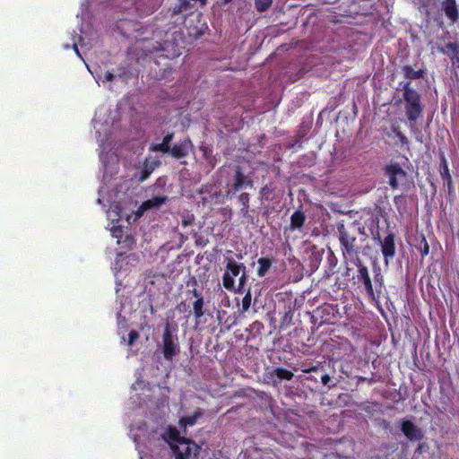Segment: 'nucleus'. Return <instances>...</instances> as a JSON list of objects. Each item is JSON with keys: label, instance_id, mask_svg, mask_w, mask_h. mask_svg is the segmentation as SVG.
<instances>
[{"label": "nucleus", "instance_id": "nucleus-36", "mask_svg": "<svg viewBox=\"0 0 459 459\" xmlns=\"http://www.w3.org/2000/svg\"><path fill=\"white\" fill-rule=\"evenodd\" d=\"M396 137L399 139L402 146L405 147L406 150L409 151L410 150V147H409L410 143H409L407 136L403 133H402L400 135H398Z\"/></svg>", "mask_w": 459, "mask_h": 459}, {"label": "nucleus", "instance_id": "nucleus-4", "mask_svg": "<svg viewBox=\"0 0 459 459\" xmlns=\"http://www.w3.org/2000/svg\"><path fill=\"white\" fill-rule=\"evenodd\" d=\"M161 348L164 359L169 361H171L180 352L178 337L173 333L169 323L164 327Z\"/></svg>", "mask_w": 459, "mask_h": 459}, {"label": "nucleus", "instance_id": "nucleus-44", "mask_svg": "<svg viewBox=\"0 0 459 459\" xmlns=\"http://www.w3.org/2000/svg\"><path fill=\"white\" fill-rule=\"evenodd\" d=\"M318 368H318L317 366H313V367H311V368H305V369H303L302 371H303L304 373H310V372H316V371H317V370H318Z\"/></svg>", "mask_w": 459, "mask_h": 459}, {"label": "nucleus", "instance_id": "nucleus-16", "mask_svg": "<svg viewBox=\"0 0 459 459\" xmlns=\"http://www.w3.org/2000/svg\"><path fill=\"white\" fill-rule=\"evenodd\" d=\"M440 177L444 183L446 184L448 191L450 192L453 188V179L449 172L448 163L445 157V155H441L440 157Z\"/></svg>", "mask_w": 459, "mask_h": 459}, {"label": "nucleus", "instance_id": "nucleus-41", "mask_svg": "<svg viewBox=\"0 0 459 459\" xmlns=\"http://www.w3.org/2000/svg\"><path fill=\"white\" fill-rule=\"evenodd\" d=\"M171 73H172L171 66L169 64H166L165 68L163 69V74L160 79L166 77L168 74H170Z\"/></svg>", "mask_w": 459, "mask_h": 459}, {"label": "nucleus", "instance_id": "nucleus-11", "mask_svg": "<svg viewBox=\"0 0 459 459\" xmlns=\"http://www.w3.org/2000/svg\"><path fill=\"white\" fill-rule=\"evenodd\" d=\"M253 187V180L248 178L242 171L240 167H237L234 174V182L232 184V190L234 192L240 191L243 187Z\"/></svg>", "mask_w": 459, "mask_h": 459}, {"label": "nucleus", "instance_id": "nucleus-47", "mask_svg": "<svg viewBox=\"0 0 459 459\" xmlns=\"http://www.w3.org/2000/svg\"><path fill=\"white\" fill-rule=\"evenodd\" d=\"M177 308L179 310V311H186V303L184 301L180 302Z\"/></svg>", "mask_w": 459, "mask_h": 459}, {"label": "nucleus", "instance_id": "nucleus-21", "mask_svg": "<svg viewBox=\"0 0 459 459\" xmlns=\"http://www.w3.org/2000/svg\"><path fill=\"white\" fill-rule=\"evenodd\" d=\"M257 264L256 274L258 277H264L272 267L273 260L270 257H260Z\"/></svg>", "mask_w": 459, "mask_h": 459}, {"label": "nucleus", "instance_id": "nucleus-43", "mask_svg": "<svg viewBox=\"0 0 459 459\" xmlns=\"http://www.w3.org/2000/svg\"><path fill=\"white\" fill-rule=\"evenodd\" d=\"M115 78V75L111 72H107L105 74V81L107 82H112Z\"/></svg>", "mask_w": 459, "mask_h": 459}, {"label": "nucleus", "instance_id": "nucleus-32", "mask_svg": "<svg viewBox=\"0 0 459 459\" xmlns=\"http://www.w3.org/2000/svg\"><path fill=\"white\" fill-rule=\"evenodd\" d=\"M198 453H195V450H190L189 446H186L184 452L175 455V459H188L192 455H197Z\"/></svg>", "mask_w": 459, "mask_h": 459}, {"label": "nucleus", "instance_id": "nucleus-46", "mask_svg": "<svg viewBox=\"0 0 459 459\" xmlns=\"http://www.w3.org/2000/svg\"><path fill=\"white\" fill-rule=\"evenodd\" d=\"M422 7H428L430 4V0H419Z\"/></svg>", "mask_w": 459, "mask_h": 459}, {"label": "nucleus", "instance_id": "nucleus-10", "mask_svg": "<svg viewBox=\"0 0 459 459\" xmlns=\"http://www.w3.org/2000/svg\"><path fill=\"white\" fill-rule=\"evenodd\" d=\"M401 431L411 442H419L423 439L424 432L420 428L415 425L410 420H403L401 422Z\"/></svg>", "mask_w": 459, "mask_h": 459}, {"label": "nucleus", "instance_id": "nucleus-30", "mask_svg": "<svg viewBox=\"0 0 459 459\" xmlns=\"http://www.w3.org/2000/svg\"><path fill=\"white\" fill-rule=\"evenodd\" d=\"M252 294L250 289L247 290L241 302V313L247 312L251 305Z\"/></svg>", "mask_w": 459, "mask_h": 459}, {"label": "nucleus", "instance_id": "nucleus-13", "mask_svg": "<svg viewBox=\"0 0 459 459\" xmlns=\"http://www.w3.org/2000/svg\"><path fill=\"white\" fill-rule=\"evenodd\" d=\"M167 199H168V197L165 195H157V196H153L152 198L144 201L138 208L136 215L142 216L143 213L147 210L153 209V208H159L160 205L165 204Z\"/></svg>", "mask_w": 459, "mask_h": 459}, {"label": "nucleus", "instance_id": "nucleus-24", "mask_svg": "<svg viewBox=\"0 0 459 459\" xmlns=\"http://www.w3.org/2000/svg\"><path fill=\"white\" fill-rule=\"evenodd\" d=\"M204 297H198L193 303V315L196 319H200L204 315Z\"/></svg>", "mask_w": 459, "mask_h": 459}, {"label": "nucleus", "instance_id": "nucleus-48", "mask_svg": "<svg viewBox=\"0 0 459 459\" xmlns=\"http://www.w3.org/2000/svg\"><path fill=\"white\" fill-rule=\"evenodd\" d=\"M73 48H74V52L76 53V55L81 56V54H80L79 49H78V47H77V45L75 43H74Z\"/></svg>", "mask_w": 459, "mask_h": 459}, {"label": "nucleus", "instance_id": "nucleus-9", "mask_svg": "<svg viewBox=\"0 0 459 459\" xmlns=\"http://www.w3.org/2000/svg\"><path fill=\"white\" fill-rule=\"evenodd\" d=\"M193 148L194 145L191 139L189 137H185L171 146L167 153L174 159L180 160L188 156Z\"/></svg>", "mask_w": 459, "mask_h": 459}, {"label": "nucleus", "instance_id": "nucleus-5", "mask_svg": "<svg viewBox=\"0 0 459 459\" xmlns=\"http://www.w3.org/2000/svg\"><path fill=\"white\" fill-rule=\"evenodd\" d=\"M357 267V283L359 288H362L371 301L377 303V295L373 288V282L369 275L368 267L361 259H354L352 262Z\"/></svg>", "mask_w": 459, "mask_h": 459}, {"label": "nucleus", "instance_id": "nucleus-17", "mask_svg": "<svg viewBox=\"0 0 459 459\" xmlns=\"http://www.w3.org/2000/svg\"><path fill=\"white\" fill-rule=\"evenodd\" d=\"M174 133H168L162 139V142L160 143H153L150 146V151L152 152H160L162 153H167L171 147L170 143L173 140Z\"/></svg>", "mask_w": 459, "mask_h": 459}, {"label": "nucleus", "instance_id": "nucleus-34", "mask_svg": "<svg viewBox=\"0 0 459 459\" xmlns=\"http://www.w3.org/2000/svg\"><path fill=\"white\" fill-rule=\"evenodd\" d=\"M140 337L139 333L135 330H131L128 333L127 345L132 346L136 340Z\"/></svg>", "mask_w": 459, "mask_h": 459}, {"label": "nucleus", "instance_id": "nucleus-27", "mask_svg": "<svg viewBox=\"0 0 459 459\" xmlns=\"http://www.w3.org/2000/svg\"><path fill=\"white\" fill-rule=\"evenodd\" d=\"M416 248L420 251L422 257H425L429 253V246L424 235H420L419 239V245Z\"/></svg>", "mask_w": 459, "mask_h": 459}, {"label": "nucleus", "instance_id": "nucleus-31", "mask_svg": "<svg viewBox=\"0 0 459 459\" xmlns=\"http://www.w3.org/2000/svg\"><path fill=\"white\" fill-rule=\"evenodd\" d=\"M273 0H255V6L257 12L266 11L272 4Z\"/></svg>", "mask_w": 459, "mask_h": 459}, {"label": "nucleus", "instance_id": "nucleus-8", "mask_svg": "<svg viewBox=\"0 0 459 459\" xmlns=\"http://www.w3.org/2000/svg\"><path fill=\"white\" fill-rule=\"evenodd\" d=\"M381 247V253L383 255L385 264H388L390 260H393L396 255V247H395V234L394 232H389L384 239H381L380 237H377Z\"/></svg>", "mask_w": 459, "mask_h": 459}, {"label": "nucleus", "instance_id": "nucleus-45", "mask_svg": "<svg viewBox=\"0 0 459 459\" xmlns=\"http://www.w3.org/2000/svg\"><path fill=\"white\" fill-rule=\"evenodd\" d=\"M119 233H122V229L120 227L113 229V236L119 238Z\"/></svg>", "mask_w": 459, "mask_h": 459}, {"label": "nucleus", "instance_id": "nucleus-37", "mask_svg": "<svg viewBox=\"0 0 459 459\" xmlns=\"http://www.w3.org/2000/svg\"><path fill=\"white\" fill-rule=\"evenodd\" d=\"M451 64L454 67L459 68V52L450 55Z\"/></svg>", "mask_w": 459, "mask_h": 459}, {"label": "nucleus", "instance_id": "nucleus-26", "mask_svg": "<svg viewBox=\"0 0 459 459\" xmlns=\"http://www.w3.org/2000/svg\"><path fill=\"white\" fill-rule=\"evenodd\" d=\"M274 375L280 379V380H291L294 377L293 373L284 368H276L274 369Z\"/></svg>", "mask_w": 459, "mask_h": 459}, {"label": "nucleus", "instance_id": "nucleus-18", "mask_svg": "<svg viewBox=\"0 0 459 459\" xmlns=\"http://www.w3.org/2000/svg\"><path fill=\"white\" fill-rule=\"evenodd\" d=\"M305 221H306L305 213L300 210H297L290 216V228L291 230H300L304 226Z\"/></svg>", "mask_w": 459, "mask_h": 459}, {"label": "nucleus", "instance_id": "nucleus-15", "mask_svg": "<svg viewBox=\"0 0 459 459\" xmlns=\"http://www.w3.org/2000/svg\"><path fill=\"white\" fill-rule=\"evenodd\" d=\"M373 273H374L373 288H374V291H375L376 295H377V303H378L380 301V297L382 295L383 290L385 289V280H384L383 274L381 273L380 267L374 266Z\"/></svg>", "mask_w": 459, "mask_h": 459}, {"label": "nucleus", "instance_id": "nucleus-38", "mask_svg": "<svg viewBox=\"0 0 459 459\" xmlns=\"http://www.w3.org/2000/svg\"><path fill=\"white\" fill-rule=\"evenodd\" d=\"M124 242L126 244V247L129 248H132L133 246L134 245V239L130 235L126 236Z\"/></svg>", "mask_w": 459, "mask_h": 459}, {"label": "nucleus", "instance_id": "nucleus-12", "mask_svg": "<svg viewBox=\"0 0 459 459\" xmlns=\"http://www.w3.org/2000/svg\"><path fill=\"white\" fill-rule=\"evenodd\" d=\"M442 10L452 24L457 22L459 19V9L456 0H444Z\"/></svg>", "mask_w": 459, "mask_h": 459}, {"label": "nucleus", "instance_id": "nucleus-35", "mask_svg": "<svg viewBox=\"0 0 459 459\" xmlns=\"http://www.w3.org/2000/svg\"><path fill=\"white\" fill-rule=\"evenodd\" d=\"M273 189L266 185L260 189V195L262 198L268 200L270 199L269 195L273 193Z\"/></svg>", "mask_w": 459, "mask_h": 459}, {"label": "nucleus", "instance_id": "nucleus-29", "mask_svg": "<svg viewBox=\"0 0 459 459\" xmlns=\"http://www.w3.org/2000/svg\"><path fill=\"white\" fill-rule=\"evenodd\" d=\"M188 0H178L177 4L172 8L173 14H179L183 12H186L189 7Z\"/></svg>", "mask_w": 459, "mask_h": 459}, {"label": "nucleus", "instance_id": "nucleus-7", "mask_svg": "<svg viewBox=\"0 0 459 459\" xmlns=\"http://www.w3.org/2000/svg\"><path fill=\"white\" fill-rule=\"evenodd\" d=\"M384 175L388 178V184L392 190L398 189L407 179V172L397 162L386 165L384 169Z\"/></svg>", "mask_w": 459, "mask_h": 459}, {"label": "nucleus", "instance_id": "nucleus-39", "mask_svg": "<svg viewBox=\"0 0 459 459\" xmlns=\"http://www.w3.org/2000/svg\"><path fill=\"white\" fill-rule=\"evenodd\" d=\"M391 130L395 136L400 135L403 132L401 131V127L398 125H392Z\"/></svg>", "mask_w": 459, "mask_h": 459}, {"label": "nucleus", "instance_id": "nucleus-25", "mask_svg": "<svg viewBox=\"0 0 459 459\" xmlns=\"http://www.w3.org/2000/svg\"><path fill=\"white\" fill-rule=\"evenodd\" d=\"M438 51L444 55H454L459 53V43L458 42H448L445 48L439 47Z\"/></svg>", "mask_w": 459, "mask_h": 459}, {"label": "nucleus", "instance_id": "nucleus-22", "mask_svg": "<svg viewBox=\"0 0 459 459\" xmlns=\"http://www.w3.org/2000/svg\"><path fill=\"white\" fill-rule=\"evenodd\" d=\"M203 416V411L198 408L194 414L182 417L179 420L181 426L192 427L195 425L197 420Z\"/></svg>", "mask_w": 459, "mask_h": 459}, {"label": "nucleus", "instance_id": "nucleus-49", "mask_svg": "<svg viewBox=\"0 0 459 459\" xmlns=\"http://www.w3.org/2000/svg\"><path fill=\"white\" fill-rule=\"evenodd\" d=\"M262 326H263V325H262L260 322H258V321H255V322L253 324V327H254V328H257V329H259V328H260V327H262Z\"/></svg>", "mask_w": 459, "mask_h": 459}, {"label": "nucleus", "instance_id": "nucleus-28", "mask_svg": "<svg viewBox=\"0 0 459 459\" xmlns=\"http://www.w3.org/2000/svg\"><path fill=\"white\" fill-rule=\"evenodd\" d=\"M327 263H328V268L325 271L326 274L328 276L333 275L334 272V268L336 267L338 264L337 257L334 255V254L330 251L328 256H327Z\"/></svg>", "mask_w": 459, "mask_h": 459}, {"label": "nucleus", "instance_id": "nucleus-52", "mask_svg": "<svg viewBox=\"0 0 459 459\" xmlns=\"http://www.w3.org/2000/svg\"><path fill=\"white\" fill-rule=\"evenodd\" d=\"M350 268H347L346 275H349Z\"/></svg>", "mask_w": 459, "mask_h": 459}, {"label": "nucleus", "instance_id": "nucleus-20", "mask_svg": "<svg viewBox=\"0 0 459 459\" xmlns=\"http://www.w3.org/2000/svg\"><path fill=\"white\" fill-rule=\"evenodd\" d=\"M197 287L198 282L195 276L190 277L186 281V295L188 296L187 299H191V297L195 299H198V297H204L202 290H199Z\"/></svg>", "mask_w": 459, "mask_h": 459}, {"label": "nucleus", "instance_id": "nucleus-23", "mask_svg": "<svg viewBox=\"0 0 459 459\" xmlns=\"http://www.w3.org/2000/svg\"><path fill=\"white\" fill-rule=\"evenodd\" d=\"M249 201L250 195L248 193L244 192L238 195V202L241 204L240 211L245 218L249 217Z\"/></svg>", "mask_w": 459, "mask_h": 459}, {"label": "nucleus", "instance_id": "nucleus-50", "mask_svg": "<svg viewBox=\"0 0 459 459\" xmlns=\"http://www.w3.org/2000/svg\"><path fill=\"white\" fill-rule=\"evenodd\" d=\"M421 449H422V445H421V444H420V445L418 446V447H417L416 451L420 452V451H421Z\"/></svg>", "mask_w": 459, "mask_h": 459}, {"label": "nucleus", "instance_id": "nucleus-33", "mask_svg": "<svg viewBox=\"0 0 459 459\" xmlns=\"http://www.w3.org/2000/svg\"><path fill=\"white\" fill-rule=\"evenodd\" d=\"M247 275L246 271H244V272L241 273V275H240V277H239V279H238V288H237V289L235 288V290H234L235 292H242L243 288H244V286H245V284H246V282H247Z\"/></svg>", "mask_w": 459, "mask_h": 459}, {"label": "nucleus", "instance_id": "nucleus-14", "mask_svg": "<svg viewBox=\"0 0 459 459\" xmlns=\"http://www.w3.org/2000/svg\"><path fill=\"white\" fill-rule=\"evenodd\" d=\"M160 165V161L157 159L147 158L143 161V169L140 174V181L146 180L150 175Z\"/></svg>", "mask_w": 459, "mask_h": 459}, {"label": "nucleus", "instance_id": "nucleus-51", "mask_svg": "<svg viewBox=\"0 0 459 459\" xmlns=\"http://www.w3.org/2000/svg\"><path fill=\"white\" fill-rule=\"evenodd\" d=\"M203 151H204V156L208 155V152H207V151H206V147H205V148H204V150H203Z\"/></svg>", "mask_w": 459, "mask_h": 459}, {"label": "nucleus", "instance_id": "nucleus-1", "mask_svg": "<svg viewBox=\"0 0 459 459\" xmlns=\"http://www.w3.org/2000/svg\"><path fill=\"white\" fill-rule=\"evenodd\" d=\"M400 89L403 91L404 111L409 122V128L417 142L422 143L421 130L417 126V120L423 116L424 105L420 94L411 87L410 82H401Z\"/></svg>", "mask_w": 459, "mask_h": 459}, {"label": "nucleus", "instance_id": "nucleus-2", "mask_svg": "<svg viewBox=\"0 0 459 459\" xmlns=\"http://www.w3.org/2000/svg\"><path fill=\"white\" fill-rule=\"evenodd\" d=\"M337 230L343 255L349 257L351 262L354 259H360L359 255L361 250V242L365 240L367 236L364 227L356 222H352L348 226L339 223Z\"/></svg>", "mask_w": 459, "mask_h": 459}, {"label": "nucleus", "instance_id": "nucleus-6", "mask_svg": "<svg viewBox=\"0 0 459 459\" xmlns=\"http://www.w3.org/2000/svg\"><path fill=\"white\" fill-rule=\"evenodd\" d=\"M246 271V266L243 263H237L233 258L226 259V271L222 275L223 287L230 291L235 290L234 277Z\"/></svg>", "mask_w": 459, "mask_h": 459}, {"label": "nucleus", "instance_id": "nucleus-3", "mask_svg": "<svg viewBox=\"0 0 459 459\" xmlns=\"http://www.w3.org/2000/svg\"><path fill=\"white\" fill-rule=\"evenodd\" d=\"M161 437L169 444L175 455L184 452L186 446H189L190 450H195V453L200 450V446L194 441L180 437L179 431L175 427L169 426L161 434Z\"/></svg>", "mask_w": 459, "mask_h": 459}, {"label": "nucleus", "instance_id": "nucleus-42", "mask_svg": "<svg viewBox=\"0 0 459 459\" xmlns=\"http://www.w3.org/2000/svg\"><path fill=\"white\" fill-rule=\"evenodd\" d=\"M193 221H194V217H193V216H191V217H187V218H184V219L182 220V225H183V227H185V228H186V227H187V226L191 225V224H192V222H193Z\"/></svg>", "mask_w": 459, "mask_h": 459}, {"label": "nucleus", "instance_id": "nucleus-40", "mask_svg": "<svg viewBox=\"0 0 459 459\" xmlns=\"http://www.w3.org/2000/svg\"><path fill=\"white\" fill-rule=\"evenodd\" d=\"M330 381H331V377L328 374L322 375L321 382L324 385H329Z\"/></svg>", "mask_w": 459, "mask_h": 459}, {"label": "nucleus", "instance_id": "nucleus-19", "mask_svg": "<svg viewBox=\"0 0 459 459\" xmlns=\"http://www.w3.org/2000/svg\"><path fill=\"white\" fill-rule=\"evenodd\" d=\"M402 71L404 77L407 79L406 82H410L411 83L412 80L422 79L425 74L423 69L414 70L411 65L403 66Z\"/></svg>", "mask_w": 459, "mask_h": 459}, {"label": "nucleus", "instance_id": "nucleus-53", "mask_svg": "<svg viewBox=\"0 0 459 459\" xmlns=\"http://www.w3.org/2000/svg\"><path fill=\"white\" fill-rule=\"evenodd\" d=\"M230 1H231V0H225V3L227 4V3L230 2Z\"/></svg>", "mask_w": 459, "mask_h": 459}]
</instances>
